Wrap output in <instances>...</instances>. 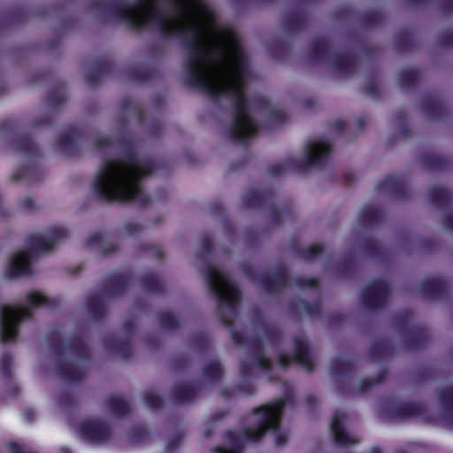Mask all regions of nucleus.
Wrapping results in <instances>:
<instances>
[{
	"instance_id": "1",
	"label": "nucleus",
	"mask_w": 453,
	"mask_h": 453,
	"mask_svg": "<svg viewBox=\"0 0 453 453\" xmlns=\"http://www.w3.org/2000/svg\"><path fill=\"white\" fill-rule=\"evenodd\" d=\"M118 16L135 27L153 26L165 35H177L188 43L190 81L235 107L234 133L252 136L257 125L243 96L247 60L235 33L219 26L205 0H138L121 8Z\"/></svg>"
},
{
	"instance_id": "2",
	"label": "nucleus",
	"mask_w": 453,
	"mask_h": 453,
	"mask_svg": "<svg viewBox=\"0 0 453 453\" xmlns=\"http://www.w3.org/2000/svg\"><path fill=\"white\" fill-rule=\"evenodd\" d=\"M150 167L135 157L113 159L104 163L94 180L96 191L108 200L129 201L140 192V180Z\"/></svg>"
},
{
	"instance_id": "3",
	"label": "nucleus",
	"mask_w": 453,
	"mask_h": 453,
	"mask_svg": "<svg viewBox=\"0 0 453 453\" xmlns=\"http://www.w3.org/2000/svg\"><path fill=\"white\" fill-rule=\"evenodd\" d=\"M206 278L210 288L222 303L232 307L238 302L239 293L223 272L211 266Z\"/></svg>"
},
{
	"instance_id": "4",
	"label": "nucleus",
	"mask_w": 453,
	"mask_h": 453,
	"mask_svg": "<svg viewBox=\"0 0 453 453\" xmlns=\"http://www.w3.org/2000/svg\"><path fill=\"white\" fill-rule=\"evenodd\" d=\"M283 406L282 401H277L261 409L257 413V420L259 423V426L257 429L249 430L246 433L247 438L250 441H257L261 438L266 429L277 427Z\"/></svg>"
},
{
	"instance_id": "5",
	"label": "nucleus",
	"mask_w": 453,
	"mask_h": 453,
	"mask_svg": "<svg viewBox=\"0 0 453 453\" xmlns=\"http://www.w3.org/2000/svg\"><path fill=\"white\" fill-rule=\"evenodd\" d=\"M30 317V311L26 307H4L0 321V337L2 341H12L18 333V324L23 319Z\"/></svg>"
},
{
	"instance_id": "6",
	"label": "nucleus",
	"mask_w": 453,
	"mask_h": 453,
	"mask_svg": "<svg viewBox=\"0 0 453 453\" xmlns=\"http://www.w3.org/2000/svg\"><path fill=\"white\" fill-rule=\"evenodd\" d=\"M65 236V231L60 227L50 231L44 235L35 236L33 241V250H49L54 243Z\"/></svg>"
},
{
	"instance_id": "7",
	"label": "nucleus",
	"mask_w": 453,
	"mask_h": 453,
	"mask_svg": "<svg viewBox=\"0 0 453 453\" xmlns=\"http://www.w3.org/2000/svg\"><path fill=\"white\" fill-rule=\"evenodd\" d=\"M330 154L328 143L321 141L313 142L306 149L305 157L309 164H318L326 158Z\"/></svg>"
},
{
	"instance_id": "8",
	"label": "nucleus",
	"mask_w": 453,
	"mask_h": 453,
	"mask_svg": "<svg viewBox=\"0 0 453 453\" xmlns=\"http://www.w3.org/2000/svg\"><path fill=\"white\" fill-rule=\"evenodd\" d=\"M342 419L343 416L334 417L331 424V430L336 442L341 445L356 443L357 440L354 435L345 431Z\"/></svg>"
},
{
	"instance_id": "9",
	"label": "nucleus",
	"mask_w": 453,
	"mask_h": 453,
	"mask_svg": "<svg viewBox=\"0 0 453 453\" xmlns=\"http://www.w3.org/2000/svg\"><path fill=\"white\" fill-rule=\"evenodd\" d=\"M31 255L25 251L17 253L12 259L10 274L12 277L24 275L29 273Z\"/></svg>"
},
{
	"instance_id": "10",
	"label": "nucleus",
	"mask_w": 453,
	"mask_h": 453,
	"mask_svg": "<svg viewBox=\"0 0 453 453\" xmlns=\"http://www.w3.org/2000/svg\"><path fill=\"white\" fill-rule=\"evenodd\" d=\"M81 436L89 441H99L102 438V429L98 425L87 422L81 425L79 428Z\"/></svg>"
},
{
	"instance_id": "11",
	"label": "nucleus",
	"mask_w": 453,
	"mask_h": 453,
	"mask_svg": "<svg viewBox=\"0 0 453 453\" xmlns=\"http://www.w3.org/2000/svg\"><path fill=\"white\" fill-rule=\"evenodd\" d=\"M296 359L307 370L311 369V360L304 345H300L296 353Z\"/></svg>"
},
{
	"instance_id": "12",
	"label": "nucleus",
	"mask_w": 453,
	"mask_h": 453,
	"mask_svg": "<svg viewBox=\"0 0 453 453\" xmlns=\"http://www.w3.org/2000/svg\"><path fill=\"white\" fill-rule=\"evenodd\" d=\"M27 301L30 306L36 307L46 303V297L39 291H33L27 295Z\"/></svg>"
},
{
	"instance_id": "13",
	"label": "nucleus",
	"mask_w": 453,
	"mask_h": 453,
	"mask_svg": "<svg viewBox=\"0 0 453 453\" xmlns=\"http://www.w3.org/2000/svg\"><path fill=\"white\" fill-rule=\"evenodd\" d=\"M286 435L276 434L275 441L278 445L282 444L284 441H286Z\"/></svg>"
},
{
	"instance_id": "14",
	"label": "nucleus",
	"mask_w": 453,
	"mask_h": 453,
	"mask_svg": "<svg viewBox=\"0 0 453 453\" xmlns=\"http://www.w3.org/2000/svg\"><path fill=\"white\" fill-rule=\"evenodd\" d=\"M320 246L319 245H316V246H313L311 248V251L313 253V254H317L320 251Z\"/></svg>"
},
{
	"instance_id": "15",
	"label": "nucleus",
	"mask_w": 453,
	"mask_h": 453,
	"mask_svg": "<svg viewBox=\"0 0 453 453\" xmlns=\"http://www.w3.org/2000/svg\"><path fill=\"white\" fill-rule=\"evenodd\" d=\"M280 361V363H281V365H285L287 364V362H288V361L286 360V357H281Z\"/></svg>"
},
{
	"instance_id": "16",
	"label": "nucleus",
	"mask_w": 453,
	"mask_h": 453,
	"mask_svg": "<svg viewBox=\"0 0 453 453\" xmlns=\"http://www.w3.org/2000/svg\"><path fill=\"white\" fill-rule=\"evenodd\" d=\"M219 453H234V452L230 451V450L220 449V450H219Z\"/></svg>"
},
{
	"instance_id": "17",
	"label": "nucleus",
	"mask_w": 453,
	"mask_h": 453,
	"mask_svg": "<svg viewBox=\"0 0 453 453\" xmlns=\"http://www.w3.org/2000/svg\"><path fill=\"white\" fill-rule=\"evenodd\" d=\"M261 366L267 367L268 366V362L267 361H264V363L261 364Z\"/></svg>"
}]
</instances>
